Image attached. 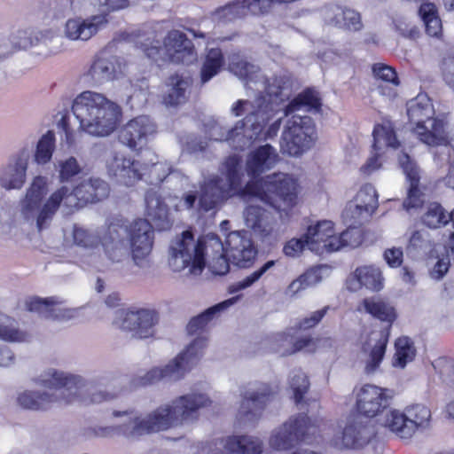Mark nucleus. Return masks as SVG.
Segmentation results:
<instances>
[{"mask_svg":"<svg viewBox=\"0 0 454 454\" xmlns=\"http://www.w3.org/2000/svg\"><path fill=\"white\" fill-rule=\"evenodd\" d=\"M305 235L309 240V250L317 254L340 250V243L338 239V234H336L334 224L331 221H319L309 225Z\"/></svg>","mask_w":454,"mask_h":454,"instance_id":"24","label":"nucleus"},{"mask_svg":"<svg viewBox=\"0 0 454 454\" xmlns=\"http://www.w3.org/2000/svg\"><path fill=\"white\" fill-rule=\"evenodd\" d=\"M126 232L124 228L114 225L94 231L74 224L66 233V239H71L74 245L85 250L83 263L99 269L104 265L105 259L120 262L128 254Z\"/></svg>","mask_w":454,"mask_h":454,"instance_id":"5","label":"nucleus"},{"mask_svg":"<svg viewBox=\"0 0 454 454\" xmlns=\"http://www.w3.org/2000/svg\"><path fill=\"white\" fill-rule=\"evenodd\" d=\"M450 268V259L448 256H444L439 259L434 267L430 270V277L433 279L440 280L442 279L446 273L448 272Z\"/></svg>","mask_w":454,"mask_h":454,"instance_id":"61","label":"nucleus"},{"mask_svg":"<svg viewBox=\"0 0 454 454\" xmlns=\"http://www.w3.org/2000/svg\"><path fill=\"white\" fill-rule=\"evenodd\" d=\"M431 411L421 403L408 405L403 411L389 409L388 416L382 419L383 427L402 439L411 438L418 431L428 427Z\"/></svg>","mask_w":454,"mask_h":454,"instance_id":"13","label":"nucleus"},{"mask_svg":"<svg viewBox=\"0 0 454 454\" xmlns=\"http://www.w3.org/2000/svg\"><path fill=\"white\" fill-rule=\"evenodd\" d=\"M320 106L321 102L318 93L312 90H307L285 107L284 115L287 116L301 107H306L308 110H318Z\"/></svg>","mask_w":454,"mask_h":454,"instance_id":"45","label":"nucleus"},{"mask_svg":"<svg viewBox=\"0 0 454 454\" xmlns=\"http://www.w3.org/2000/svg\"><path fill=\"white\" fill-rule=\"evenodd\" d=\"M427 232L424 231H414L410 239L409 248L415 250L425 249L427 247Z\"/></svg>","mask_w":454,"mask_h":454,"instance_id":"62","label":"nucleus"},{"mask_svg":"<svg viewBox=\"0 0 454 454\" xmlns=\"http://www.w3.org/2000/svg\"><path fill=\"white\" fill-rule=\"evenodd\" d=\"M245 17L244 9L241 3H239V0H234L233 2L222 6L216 9L213 13L214 20L222 23L231 22Z\"/></svg>","mask_w":454,"mask_h":454,"instance_id":"49","label":"nucleus"},{"mask_svg":"<svg viewBox=\"0 0 454 454\" xmlns=\"http://www.w3.org/2000/svg\"><path fill=\"white\" fill-rule=\"evenodd\" d=\"M333 432L332 442L340 449L358 448L368 441L365 429L357 427L353 419L338 424Z\"/></svg>","mask_w":454,"mask_h":454,"instance_id":"31","label":"nucleus"},{"mask_svg":"<svg viewBox=\"0 0 454 454\" xmlns=\"http://www.w3.org/2000/svg\"><path fill=\"white\" fill-rule=\"evenodd\" d=\"M289 386L293 391L295 403H299L309 389L308 377L301 371H296L290 378Z\"/></svg>","mask_w":454,"mask_h":454,"instance_id":"51","label":"nucleus"},{"mask_svg":"<svg viewBox=\"0 0 454 454\" xmlns=\"http://www.w3.org/2000/svg\"><path fill=\"white\" fill-rule=\"evenodd\" d=\"M128 6V0H70V8L74 12H86L90 7L103 8L104 12L85 19H68L63 28L64 35L72 41H88L107 27L109 12Z\"/></svg>","mask_w":454,"mask_h":454,"instance_id":"8","label":"nucleus"},{"mask_svg":"<svg viewBox=\"0 0 454 454\" xmlns=\"http://www.w3.org/2000/svg\"><path fill=\"white\" fill-rule=\"evenodd\" d=\"M222 176L212 175L200 185L199 207L207 212L215 209L224 200L233 196L259 200L275 208L281 219L288 218L289 212L298 203L299 183L292 175L274 173L258 182L242 184L240 159L238 155L228 157L221 168Z\"/></svg>","mask_w":454,"mask_h":454,"instance_id":"2","label":"nucleus"},{"mask_svg":"<svg viewBox=\"0 0 454 454\" xmlns=\"http://www.w3.org/2000/svg\"><path fill=\"white\" fill-rule=\"evenodd\" d=\"M210 403L206 395L192 393L178 396L146 414L135 411H114L113 416L122 419L121 421L111 427H99L95 434L99 437L120 435L128 440H138L145 435L195 420L199 410Z\"/></svg>","mask_w":454,"mask_h":454,"instance_id":"4","label":"nucleus"},{"mask_svg":"<svg viewBox=\"0 0 454 454\" xmlns=\"http://www.w3.org/2000/svg\"><path fill=\"white\" fill-rule=\"evenodd\" d=\"M155 132V123L148 116L140 115L124 125L120 131L119 139L123 145L137 151L145 146Z\"/></svg>","mask_w":454,"mask_h":454,"instance_id":"26","label":"nucleus"},{"mask_svg":"<svg viewBox=\"0 0 454 454\" xmlns=\"http://www.w3.org/2000/svg\"><path fill=\"white\" fill-rule=\"evenodd\" d=\"M398 160L410 183L407 198L403 201L404 209L410 211L419 207L424 203V195L419 189V170L407 153L399 155Z\"/></svg>","mask_w":454,"mask_h":454,"instance_id":"30","label":"nucleus"},{"mask_svg":"<svg viewBox=\"0 0 454 454\" xmlns=\"http://www.w3.org/2000/svg\"><path fill=\"white\" fill-rule=\"evenodd\" d=\"M377 207L378 193L372 184H366L359 189L354 200L347 204L342 217L352 224L370 216Z\"/></svg>","mask_w":454,"mask_h":454,"instance_id":"27","label":"nucleus"},{"mask_svg":"<svg viewBox=\"0 0 454 454\" xmlns=\"http://www.w3.org/2000/svg\"><path fill=\"white\" fill-rule=\"evenodd\" d=\"M395 30L403 37L414 39L419 35L418 27L406 18L399 17L394 20Z\"/></svg>","mask_w":454,"mask_h":454,"instance_id":"58","label":"nucleus"},{"mask_svg":"<svg viewBox=\"0 0 454 454\" xmlns=\"http://www.w3.org/2000/svg\"><path fill=\"white\" fill-rule=\"evenodd\" d=\"M72 111L79 121L80 129L94 137H106L113 133L120 121L121 109L104 94L85 90L78 94Z\"/></svg>","mask_w":454,"mask_h":454,"instance_id":"7","label":"nucleus"},{"mask_svg":"<svg viewBox=\"0 0 454 454\" xmlns=\"http://www.w3.org/2000/svg\"><path fill=\"white\" fill-rule=\"evenodd\" d=\"M223 66V56L219 49L207 51L200 69L201 83H206L215 76Z\"/></svg>","mask_w":454,"mask_h":454,"instance_id":"43","label":"nucleus"},{"mask_svg":"<svg viewBox=\"0 0 454 454\" xmlns=\"http://www.w3.org/2000/svg\"><path fill=\"white\" fill-rule=\"evenodd\" d=\"M26 309L37 313L46 318L66 320L74 316L75 310L66 308L62 300L51 298L32 297L25 302Z\"/></svg>","mask_w":454,"mask_h":454,"instance_id":"29","label":"nucleus"},{"mask_svg":"<svg viewBox=\"0 0 454 454\" xmlns=\"http://www.w3.org/2000/svg\"><path fill=\"white\" fill-rule=\"evenodd\" d=\"M205 243L196 240L190 231L174 237L168 248V264L174 272L187 270L193 276L200 275L206 265Z\"/></svg>","mask_w":454,"mask_h":454,"instance_id":"11","label":"nucleus"},{"mask_svg":"<svg viewBox=\"0 0 454 454\" xmlns=\"http://www.w3.org/2000/svg\"><path fill=\"white\" fill-rule=\"evenodd\" d=\"M246 225L262 238L272 235L273 226L269 222L268 213L255 205H249L244 212Z\"/></svg>","mask_w":454,"mask_h":454,"instance_id":"37","label":"nucleus"},{"mask_svg":"<svg viewBox=\"0 0 454 454\" xmlns=\"http://www.w3.org/2000/svg\"><path fill=\"white\" fill-rule=\"evenodd\" d=\"M407 114L411 122L415 124L413 133L422 143L430 146L450 143L445 123L434 117V106L427 94L420 93L408 102Z\"/></svg>","mask_w":454,"mask_h":454,"instance_id":"9","label":"nucleus"},{"mask_svg":"<svg viewBox=\"0 0 454 454\" xmlns=\"http://www.w3.org/2000/svg\"><path fill=\"white\" fill-rule=\"evenodd\" d=\"M126 71V64L120 57L100 52L93 61L89 74L94 82L103 84L121 78Z\"/></svg>","mask_w":454,"mask_h":454,"instance_id":"28","label":"nucleus"},{"mask_svg":"<svg viewBox=\"0 0 454 454\" xmlns=\"http://www.w3.org/2000/svg\"><path fill=\"white\" fill-rule=\"evenodd\" d=\"M362 286L372 291H380L384 286V278L379 267L373 265L357 268L353 278L348 280V288L356 291Z\"/></svg>","mask_w":454,"mask_h":454,"instance_id":"33","label":"nucleus"},{"mask_svg":"<svg viewBox=\"0 0 454 454\" xmlns=\"http://www.w3.org/2000/svg\"><path fill=\"white\" fill-rule=\"evenodd\" d=\"M329 14L341 15L342 28L357 31L363 27L360 14L352 9H334Z\"/></svg>","mask_w":454,"mask_h":454,"instance_id":"53","label":"nucleus"},{"mask_svg":"<svg viewBox=\"0 0 454 454\" xmlns=\"http://www.w3.org/2000/svg\"><path fill=\"white\" fill-rule=\"evenodd\" d=\"M237 301L238 297L230 298L212 306L199 316L193 317L187 326L189 333L193 334L202 331L212 319L218 317L222 312L235 304Z\"/></svg>","mask_w":454,"mask_h":454,"instance_id":"38","label":"nucleus"},{"mask_svg":"<svg viewBox=\"0 0 454 454\" xmlns=\"http://www.w3.org/2000/svg\"><path fill=\"white\" fill-rule=\"evenodd\" d=\"M280 160V156L275 147L266 144L251 150L245 162V172L250 180L248 182L261 181V176L272 169Z\"/></svg>","mask_w":454,"mask_h":454,"instance_id":"25","label":"nucleus"},{"mask_svg":"<svg viewBox=\"0 0 454 454\" xmlns=\"http://www.w3.org/2000/svg\"><path fill=\"white\" fill-rule=\"evenodd\" d=\"M56 139L53 131H47L43 134L36 144L34 154V160L38 165H45L51 161L55 151Z\"/></svg>","mask_w":454,"mask_h":454,"instance_id":"44","label":"nucleus"},{"mask_svg":"<svg viewBox=\"0 0 454 454\" xmlns=\"http://www.w3.org/2000/svg\"><path fill=\"white\" fill-rule=\"evenodd\" d=\"M31 335L18 326L17 322L0 313V340L6 342L21 343L30 340Z\"/></svg>","mask_w":454,"mask_h":454,"instance_id":"41","label":"nucleus"},{"mask_svg":"<svg viewBox=\"0 0 454 454\" xmlns=\"http://www.w3.org/2000/svg\"><path fill=\"white\" fill-rule=\"evenodd\" d=\"M28 153H21V156L12 164L6 166L0 176V184L6 190L20 189L26 180Z\"/></svg>","mask_w":454,"mask_h":454,"instance_id":"35","label":"nucleus"},{"mask_svg":"<svg viewBox=\"0 0 454 454\" xmlns=\"http://www.w3.org/2000/svg\"><path fill=\"white\" fill-rule=\"evenodd\" d=\"M271 395L272 390L266 383L248 384L241 392L242 400L237 412V419L242 424L257 421Z\"/></svg>","mask_w":454,"mask_h":454,"instance_id":"21","label":"nucleus"},{"mask_svg":"<svg viewBox=\"0 0 454 454\" xmlns=\"http://www.w3.org/2000/svg\"><path fill=\"white\" fill-rule=\"evenodd\" d=\"M373 151L378 156H389L395 153L400 145L394 126L390 121L384 120L375 125L373 132Z\"/></svg>","mask_w":454,"mask_h":454,"instance_id":"32","label":"nucleus"},{"mask_svg":"<svg viewBox=\"0 0 454 454\" xmlns=\"http://www.w3.org/2000/svg\"><path fill=\"white\" fill-rule=\"evenodd\" d=\"M328 310V307H325L321 309H318L317 311H314L311 313V315L309 317L304 318L300 323V328L301 329H309L315 325H317L322 318L325 317Z\"/></svg>","mask_w":454,"mask_h":454,"instance_id":"64","label":"nucleus"},{"mask_svg":"<svg viewBox=\"0 0 454 454\" xmlns=\"http://www.w3.org/2000/svg\"><path fill=\"white\" fill-rule=\"evenodd\" d=\"M383 257L387 264L391 268H398L403 260V252L400 247H391L385 250Z\"/></svg>","mask_w":454,"mask_h":454,"instance_id":"59","label":"nucleus"},{"mask_svg":"<svg viewBox=\"0 0 454 454\" xmlns=\"http://www.w3.org/2000/svg\"><path fill=\"white\" fill-rule=\"evenodd\" d=\"M34 380L36 385L53 392L25 390L20 393L17 402L24 409L37 411L47 409L54 403H74L84 387V380L80 375L53 368L44 371Z\"/></svg>","mask_w":454,"mask_h":454,"instance_id":"6","label":"nucleus"},{"mask_svg":"<svg viewBox=\"0 0 454 454\" xmlns=\"http://www.w3.org/2000/svg\"><path fill=\"white\" fill-rule=\"evenodd\" d=\"M56 170L61 183H69L82 172V168L75 157L69 156L57 161Z\"/></svg>","mask_w":454,"mask_h":454,"instance_id":"48","label":"nucleus"},{"mask_svg":"<svg viewBox=\"0 0 454 454\" xmlns=\"http://www.w3.org/2000/svg\"><path fill=\"white\" fill-rule=\"evenodd\" d=\"M316 421H311L304 414L290 418L282 426L276 428L269 440L270 446L276 450L291 448L295 442L304 440L316 433Z\"/></svg>","mask_w":454,"mask_h":454,"instance_id":"17","label":"nucleus"},{"mask_svg":"<svg viewBox=\"0 0 454 454\" xmlns=\"http://www.w3.org/2000/svg\"><path fill=\"white\" fill-rule=\"evenodd\" d=\"M151 164L144 163L143 167H147L145 173L148 171L150 183H160L170 174L171 168L167 162H153V158L150 159Z\"/></svg>","mask_w":454,"mask_h":454,"instance_id":"55","label":"nucleus"},{"mask_svg":"<svg viewBox=\"0 0 454 454\" xmlns=\"http://www.w3.org/2000/svg\"><path fill=\"white\" fill-rule=\"evenodd\" d=\"M340 249L343 247L355 248L359 247L364 240V232L360 228L351 227L338 235Z\"/></svg>","mask_w":454,"mask_h":454,"instance_id":"54","label":"nucleus"},{"mask_svg":"<svg viewBox=\"0 0 454 454\" xmlns=\"http://www.w3.org/2000/svg\"><path fill=\"white\" fill-rule=\"evenodd\" d=\"M137 43L145 55L154 61L169 60L188 65L197 59L192 43L179 30L169 31L162 43L150 34Z\"/></svg>","mask_w":454,"mask_h":454,"instance_id":"10","label":"nucleus"},{"mask_svg":"<svg viewBox=\"0 0 454 454\" xmlns=\"http://www.w3.org/2000/svg\"><path fill=\"white\" fill-rule=\"evenodd\" d=\"M390 326L384 329H365L359 337L360 355L364 363V371L375 372L386 353Z\"/></svg>","mask_w":454,"mask_h":454,"instance_id":"18","label":"nucleus"},{"mask_svg":"<svg viewBox=\"0 0 454 454\" xmlns=\"http://www.w3.org/2000/svg\"><path fill=\"white\" fill-rule=\"evenodd\" d=\"M422 222L429 228H440L449 222V214L437 202L427 205L426 212L422 216Z\"/></svg>","mask_w":454,"mask_h":454,"instance_id":"47","label":"nucleus"},{"mask_svg":"<svg viewBox=\"0 0 454 454\" xmlns=\"http://www.w3.org/2000/svg\"><path fill=\"white\" fill-rule=\"evenodd\" d=\"M130 252L134 262L144 266L152 253L154 231L152 224L145 219L136 220L130 226Z\"/></svg>","mask_w":454,"mask_h":454,"instance_id":"23","label":"nucleus"},{"mask_svg":"<svg viewBox=\"0 0 454 454\" xmlns=\"http://www.w3.org/2000/svg\"><path fill=\"white\" fill-rule=\"evenodd\" d=\"M316 139V128L311 118L295 114L286 121L280 148L283 153L298 157L309 150Z\"/></svg>","mask_w":454,"mask_h":454,"instance_id":"14","label":"nucleus"},{"mask_svg":"<svg viewBox=\"0 0 454 454\" xmlns=\"http://www.w3.org/2000/svg\"><path fill=\"white\" fill-rule=\"evenodd\" d=\"M395 352L392 364L394 367L403 369L416 356V348L412 340L405 336L400 337L395 343Z\"/></svg>","mask_w":454,"mask_h":454,"instance_id":"42","label":"nucleus"},{"mask_svg":"<svg viewBox=\"0 0 454 454\" xmlns=\"http://www.w3.org/2000/svg\"><path fill=\"white\" fill-rule=\"evenodd\" d=\"M270 342L272 349L282 356L290 355L302 349L308 352H312L315 349V341L312 339L304 337L294 340L289 333L274 334L270 338Z\"/></svg>","mask_w":454,"mask_h":454,"instance_id":"34","label":"nucleus"},{"mask_svg":"<svg viewBox=\"0 0 454 454\" xmlns=\"http://www.w3.org/2000/svg\"><path fill=\"white\" fill-rule=\"evenodd\" d=\"M390 400L387 389L367 384L357 392L356 406L359 414L375 419L383 427L382 419L388 416Z\"/></svg>","mask_w":454,"mask_h":454,"instance_id":"20","label":"nucleus"},{"mask_svg":"<svg viewBox=\"0 0 454 454\" xmlns=\"http://www.w3.org/2000/svg\"><path fill=\"white\" fill-rule=\"evenodd\" d=\"M167 90L163 96V103L166 106H177L185 101L189 81L183 76L174 74L167 82Z\"/></svg>","mask_w":454,"mask_h":454,"instance_id":"40","label":"nucleus"},{"mask_svg":"<svg viewBox=\"0 0 454 454\" xmlns=\"http://www.w3.org/2000/svg\"><path fill=\"white\" fill-rule=\"evenodd\" d=\"M211 246L217 251H224L229 260L239 268L251 267L256 258L257 250L245 231H232L228 234L225 247L218 239H211Z\"/></svg>","mask_w":454,"mask_h":454,"instance_id":"19","label":"nucleus"},{"mask_svg":"<svg viewBox=\"0 0 454 454\" xmlns=\"http://www.w3.org/2000/svg\"><path fill=\"white\" fill-rule=\"evenodd\" d=\"M207 347L205 336L195 338L175 359L164 366L154 367L141 379L139 385L153 384L160 380H178L195 365L204 355Z\"/></svg>","mask_w":454,"mask_h":454,"instance_id":"12","label":"nucleus"},{"mask_svg":"<svg viewBox=\"0 0 454 454\" xmlns=\"http://www.w3.org/2000/svg\"><path fill=\"white\" fill-rule=\"evenodd\" d=\"M245 16H261L268 13L275 4L274 0H239Z\"/></svg>","mask_w":454,"mask_h":454,"instance_id":"52","label":"nucleus"},{"mask_svg":"<svg viewBox=\"0 0 454 454\" xmlns=\"http://www.w3.org/2000/svg\"><path fill=\"white\" fill-rule=\"evenodd\" d=\"M326 270V267L320 266L312 268L301 274V277L308 287L313 286L319 283L323 278V272Z\"/></svg>","mask_w":454,"mask_h":454,"instance_id":"60","label":"nucleus"},{"mask_svg":"<svg viewBox=\"0 0 454 454\" xmlns=\"http://www.w3.org/2000/svg\"><path fill=\"white\" fill-rule=\"evenodd\" d=\"M48 192V178L37 176L20 200L21 218L28 224L35 226L39 231L49 227L61 205L73 208L99 201L108 196L109 186L100 178L90 177L82 180L72 190L63 185L46 198Z\"/></svg>","mask_w":454,"mask_h":454,"instance_id":"3","label":"nucleus"},{"mask_svg":"<svg viewBox=\"0 0 454 454\" xmlns=\"http://www.w3.org/2000/svg\"><path fill=\"white\" fill-rule=\"evenodd\" d=\"M275 265V261L270 260L265 262L260 269L254 270L250 275L247 276L243 279L234 283L230 286V292L235 293L240 290L246 289L253 286L257 282L262 276L266 273L270 269Z\"/></svg>","mask_w":454,"mask_h":454,"instance_id":"50","label":"nucleus"},{"mask_svg":"<svg viewBox=\"0 0 454 454\" xmlns=\"http://www.w3.org/2000/svg\"><path fill=\"white\" fill-rule=\"evenodd\" d=\"M227 453L231 454H262V442L252 435L229 436L222 442Z\"/></svg>","mask_w":454,"mask_h":454,"instance_id":"36","label":"nucleus"},{"mask_svg":"<svg viewBox=\"0 0 454 454\" xmlns=\"http://www.w3.org/2000/svg\"><path fill=\"white\" fill-rule=\"evenodd\" d=\"M158 316L148 309H121L115 311L113 325L132 337L145 339L153 335Z\"/></svg>","mask_w":454,"mask_h":454,"instance_id":"16","label":"nucleus"},{"mask_svg":"<svg viewBox=\"0 0 454 454\" xmlns=\"http://www.w3.org/2000/svg\"><path fill=\"white\" fill-rule=\"evenodd\" d=\"M305 248L309 249V240L305 233L300 238H293L286 241L283 247V253L287 257H299Z\"/></svg>","mask_w":454,"mask_h":454,"instance_id":"56","label":"nucleus"},{"mask_svg":"<svg viewBox=\"0 0 454 454\" xmlns=\"http://www.w3.org/2000/svg\"><path fill=\"white\" fill-rule=\"evenodd\" d=\"M372 72L377 79L397 86L399 82L395 71L389 66L378 63L373 65Z\"/></svg>","mask_w":454,"mask_h":454,"instance_id":"57","label":"nucleus"},{"mask_svg":"<svg viewBox=\"0 0 454 454\" xmlns=\"http://www.w3.org/2000/svg\"><path fill=\"white\" fill-rule=\"evenodd\" d=\"M147 167L138 160L126 157L122 153H114L106 160V170L109 176L125 186H133L145 176Z\"/></svg>","mask_w":454,"mask_h":454,"instance_id":"22","label":"nucleus"},{"mask_svg":"<svg viewBox=\"0 0 454 454\" xmlns=\"http://www.w3.org/2000/svg\"><path fill=\"white\" fill-rule=\"evenodd\" d=\"M419 14L425 23L427 33L431 36H438L442 32V22L434 4H421Z\"/></svg>","mask_w":454,"mask_h":454,"instance_id":"46","label":"nucleus"},{"mask_svg":"<svg viewBox=\"0 0 454 454\" xmlns=\"http://www.w3.org/2000/svg\"><path fill=\"white\" fill-rule=\"evenodd\" d=\"M226 254H219L216 258H214L210 263L212 272L216 275H224L229 271V258H226Z\"/></svg>","mask_w":454,"mask_h":454,"instance_id":"63","label":"nucleus"},{"mask_svg":"<svg viewBox=\"0 0 454 454\" xmlns=\"http://www.w3.org/2000/svg\"><path fill=\"white\" fill-rule=\"evenodd\" d=\"M359 311H365L374 317L389 324L395 321L396 315L395 309L380 297H370L364 299L357 309Z\"/></svg>","mask_w":454,"mask_h":454,"instance_id":"39","label":"nucleus"},{"mask_svg":"<svg viewBox=\"0 0 454 454\" xmlns=\"http://www.w3.org/2000/svg\"><path fill=\"white\" fill-rule=\"evenodd\" d=\"M197 199L196 192H187L181 199L175 196L161 198L156 192H149L145 196L146 215L159 230H168L172 225L169 207H174L176 211L192 209Z\"/></svg>","mask_w":454,"mask_h":454,"instance_id":"15","label":"nucleus"},{"mask_svg":"<svg viewBox=\"0 0 454 454\" xmlns=\"http://www.w3.org/2000/svg\"><path fill=\"white\" fill-rule=\"evenodd\" d=\"M229 70L245 82L247 90L256 91L253 98L238 99L230 108L234 117L244 116L227 130L216 121L208 128L210 138L225 141L235 150H244L255 141L273 138L277 136L282 117L269 124L285 108L282 104L288 98L281 79L272 82L259 74V68L243 59L239 55L230 59Z\"/></svg>","mask_w":454,"mask_h":454,"instance_id":"1","label":"nucleus"}]
</instances>
